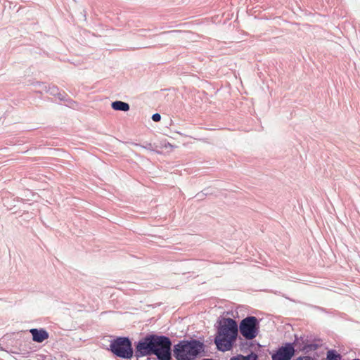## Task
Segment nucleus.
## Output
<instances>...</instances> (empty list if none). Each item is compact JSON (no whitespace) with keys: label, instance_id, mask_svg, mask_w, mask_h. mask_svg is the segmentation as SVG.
Masks as SVG:
<instances>
[{"label":"nucleus","instance_id":"obj_1","mask_svg":"<svg viewBox=\"0 0 360 360\" xmlns=\"http://www.w3.org/2000/svg\"><path fill=\"white\" fill-rule=\"evenodd\" d=\"M238 335V325L233 319L228 318L224 319L223 323L218 328L217 335L214 338V343L219 350L229 351Z\"/></svg>","mask_w":360,"mask_h":360},{"label":"nucleus","instance_id":"obj_2","mask_svg":"<svg viewBox=\"0 0 360 360\" xmlns=\"http://www.w3.org/2000/svg\"><path fill=\"white\" fill-rule=\"evenodd\" d=\"M203 349V344L194 340L179 342L174 345L173 352L177 360H193Z\"/></svg>","mask_w":360,"mask_h":360},{"label":"nucleus","instance_id":"obj_3","mask_svg":"<svg viewBox=\"0 0 360 360\" xmlns=\"http://www.w3.org/2000/svg\"><path fill=\"white\" fill-rule=\"evenodd\" d=\"M153 348L154 355H155L158 360H171L172 352L171 347L172 342L170 339L166 336H159L152 335Z\"/></svg>","mask_w":360,"mask_h":360},{"label":"nucleus","instance_id":"obj_4","mask_svg":"<svg viewBox=\"0 0 360 360\" xmlns=\"http://www.w3.org/2000/svg\"><path fill=\"white\" fill-rule=\"evenodd\" d=\"M110 347L111 352L120 358L131 359L134 354L131 342L128 338H117L111 341Z\"/></svg>","mask_w":360,"mask_h":360},{"label":"nucleus","instance_id":"obj_5","mask_svg":"<svg viewBox=\"0 0 360 360\" xmlns=\"http://www.w3.org/2000/svg\"><path fill=\"white\" fill-rule=\"evenodd\" d=\"M259 324L255 316H248L243 319L239 326L240 334L246 340H252L259 332Z\"/></svg>","mask_w":360,"mask_h":360},{"label":"nucleus","instance_id":"obj_6","mask_svg":"<svg viewBox=\"0 0 360 360\" xmlns=\"http://www.w3.org/2000/svg\"><path fill=\"white\" fill-rule=\"evenodd\" d=\"M152 335H148L136 345L134 352L135 356L139 359L142 356L154 354L153 348Z\"/></svg>","mask_w":360,"mask_h":360},{"label":"nucleus","instance_id":"obj_7","mask_svg":"<svg viewBox=\"0 0 360 360\" xmlns=\"http://www.w3.org/2000/svg\"><path fill=\"white\" fill-rule=\"evenodd\" d=\"M295 354V349L291 343H286L284 346L278 348L271 355L272 360H290Z\"/></svg>","mask_w":360,"mask_h":360},{"label":"nucleus","instance_id":"obj_8","mask_svg":"<svg viewBox=\"0 0 360 360\" xmlns=\"http://www.w3.org/2000/svg\"><path fill=\"white\" fill-rule=\"evenodd\" d=\"M30 333L32 335L33 341L39 343L44 342L49 337L48 332L44 328H32L30 330Z\"/></svg>","mask_w":360,"mask_h":360},{"label":"nucleus","instance_id":"obj_9","mask_svg":"<svg viewBox=\"0 0 360 360\" xmlns=\"http://www.w3.org/2000/svg\"><path fill=\"white\" fill-rule=\"evenodd\" d=\"M112 108L115 110L119 111H128L129 110V105L127 103L116 101L112 103L111 104Z\"/></svg>","mask_w":360,"mask_h":360},{"label":"nucleus","instance_id":"obj_10","mask_svg":"<svg viewBox=\"0 0 360 360\" xmlns=\"http://www.w3.org/2000/svg\"><path fill=\"white\" fill-rule=\"evenodd\" d=\"M257 354L252 353L248 356L238 354L232 356L229 360H257Z\"/></svg>","mask_w":360,"mask_h":360},{"label":"nucleus","instance_id":"obj_11","mask_svg":"<svg viewBox=\"0 0 360 360\" xmlns=\"http://www.w3.org/2000/svg\"><path fill=\"white\" fill-rule=\"evenodd\" d=\"M342 356L336 350L330 349L327 352L326 360H341Z\"/></svg>","mask_w":360,"mask_h":360},{"label":"nucleus","instance_id":"obj_12","mask_svg":"<svg viewBox=\"0 0 360 360\" xmlns=\"http://www.w3.org/2000/svg\"><path fill=\"white\" fill-rule=\"evenodd\" d=\"M47 92H49L53 96H56L58 94V88L55 86H49Z\"/></svg>","mask_w":360,"mask_h":360},{"label":"nucleus","instance_id":"obj_13","mask_svg":"<svg viewBox=\"0 0 360 360\" xmlns=\"http://www.w3.org/2000/svg\"><path fill=\"white\" fill-rule=\"evenodd\" d=\"M152 120L154 122H159L161 120V115L159 113H155L152 115Z\"/></svg>","mask_w":360,"mask_h":360},{"label":"nucleus","instance_id":"obj_14","mask_svg":"<svg viewBox=\"0 0 360 360\" xmlns=\"http://www.w3.org/2000/svg\"><path fill=\"white\" fill-rule=\"evenodd\" d=\"M295 360H314V359L309 356H299Z\"/></svg>","mask_w":360,"mask_h":360},{"label":"nucleus","instance_id":"obj_15","mask_svg":"<svg viewBox=\"0 0 360 360\" xmlns=\"http://www.w3.org/2000/svg\"><path fill=\"white\" fill-rule=\"evenodd\" d=\"M177 33H179V31L172 30V31H169V32H162V34H170V35L173 36V35H175Z\"/></svg>","mask_w":360,"mask_h":360},{"label":"nucleus","instance_id":"obj_16","mask_svg":"<svg viewBox=\"0 0 360 360\" xmlns=\"http://www.w3.org/2000/svg\"><path fill=\"white\" fill-rule=\"evenodd\" d=\"M202 360H213V359H204Z\"/></svg>","mask_w":360,"mask_h":360},{"label":"nucleus","instance_id":"obj_17","mask_svg":"<svg viewBox=\"0 0 360 360\" xmlns=\"http://www.w3.org/2000/svg\"><path fill=\"white\" fill-rule=\"evenodd\" d=\"M168 146H169V147H172V146L170 143H168Z\"/></svg>","mask_w":360,"mask_h":360}]
</instances>
